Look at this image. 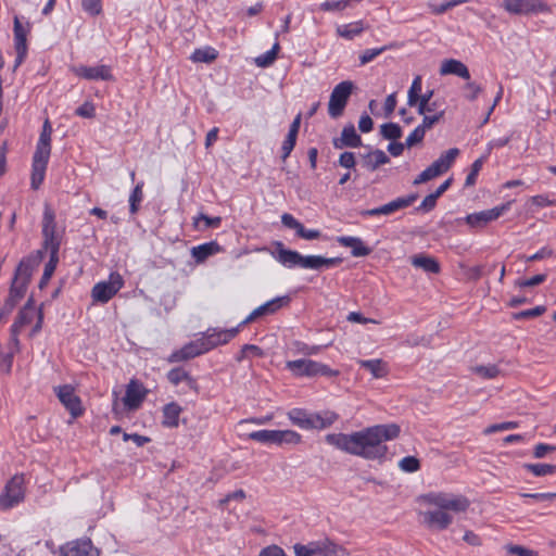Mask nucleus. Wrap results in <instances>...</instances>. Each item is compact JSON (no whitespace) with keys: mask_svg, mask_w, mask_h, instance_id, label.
Returning <instances> with one entry per match:
<instances>
[{"mask_svg":"<svg viewBox=\"0 0 556 556\" xmlns=\"http://www.w3.org/2000/svg\"><path fill=\"white\" fill-rule=\"evenodd\" d=\"M342 263L341 257H325L321 255H302L300 261L301 268H308L320 270L323 268H330Z\"/></svg>","mask_w":556,"mask_h":556,"instance_id":"a211bd4d","label":"nucleus"},{"mask_svg":"<svg viewBox=\"0 0 556 556\" xmlns=\"http://www.w3.org/2000/svg\"><path fill=\"white\" fill-rule=\"evenodd\" d=\"M422 500L437 507L433 510L421 513L422 523L430 530L442 531L448 528L453 522V517L448 511L463 513L470 505L467 497L454 495L445 492H430L422 496Z\"/></svg>","mask_w":556,"mask_h":556,"instance_id":"f03ea898","label":"nucleus"},{"mask_svg":"<svg viewBox=\"0 0 556 556\" xmlns=\"http://www.w3.org/2000/svg\"><path fill=\"white\" fill-rule=\"evenodd\" d=\"M508 552L510 554L517 555V556H538V552H535L533 549H529L521 545H510L508 547Z\"/></svg>","mask_w":556,"mask_h":556,"instance_id":"338daca9","label":"nucleus"},{"mask_svg":"<svg viewBox=\"0 0 556 556\" xmlns=\"http://www.w3.org/2000/svg\"><path fill=\"white\" fill-rule=\"evenodd\" d=\"M517 427H518V422H516V421H504L501 424H493V425L489 426L488 428H485L484 433L491 434V433L498 432V431L515 429Z\"/></svg>","mask_w":556,"mask_h":556,"instance_id":"13d9d810","label":"nucleus"},{"mask_svg":"<svg viewBox=\"0 0 556 556\" xmlns=\"http://www.w3.org/2000/svg\"><path fill=\"white\" fill-rule=\"evenodd\" d=\"M387 50V47L366 49L359 56V62L365 65Z\"/></svg>","mask_w":556,"mask_h":556,"instance_id":"4d7b16f0","label":"nucleus"},{"mask_svg":"<svg viewBox=\"0 0 556 556\" xmlns=\"http://www.w3.org/2000/svg\"><path fill=\"white\" fill-rule=\"evenodd\" d=\"M206 352L207 348H205L202 338H200L185 344L180 350L173 352L168 357V362L175 363L191 359Z\"/></svg>","mask_w":556,"mask_h":556,"instance_id":"dca6fc26","label":"nucleus"},{"mask_svg":"<svg viewBox=\"0 0 556 556\" xmlns=\"http://www.w3.org/2000/svg\"><path fill=\"white\" fill-rule=\"evenodd\" d=\"M401 428L396 424H383L367 427L350 434L329 433L325 441L351 455H356L368 460H383L388 453L387 441L396 439Z\"/></svg>","mask_w":556,"mask_h":556,"instance_id":"f257e3e1","label":"nucleus"},{"mask_svg":"<svg viewBox=\"0 0 556 556\" xmlns=\"http://www.w3.org/2000/svg\"><path fill=\"white\" fill-rule=\"evenodd\" d=\"M488 159V154L482 155L481 157L477 159L472 164L470 168V173L466 177L465 186L470 187L476 184L477 177L479 172L481 170L484 162Z\"/></svg>","mask_w":556,"mask_h":556,"instance_id":"49530a36","label":"nucleus"},{"mask_svg":"<svg viewBox=\"0 0 556 556\" xmlns=\"http://www.w3.org/2000/svg\"><path fill=\"white\" fill-rule=\"evenodd\" d=\"M546 312V306L539 305L530 309L520 311L513 314L515 320L534 318L543 315Z\"/></svg>","mask_w":556,"mask_h":556,"instance_id":"09e8293b","label":"nucleus"},{"mask_svg":"<svg viewBox=\"0 0 556 556\" xmlns=\"http://www.w3.org/2000/svg\"><path fill=\"white\" fill-rule=\"evenodd\" d=\"M58 263H59V254H50V258H49L48 263L45 265V270H43V274L39 281L40 289H43L46 287V285L52 277Z\"/></svg>","mask_w":556,"mask_h":556,"instance_id":"37998d69","label":"nucleus"},{"mask_svg":"<svg viewBox=\"0 0 556 556\" xmlns=\"http://www.w3.org/2000/svg\"><path fill=\"white\" fill-rule=\"evenodd\" d=\"M439 198H438V195L434 192L428 194L422 200L420 205L416 207V211L417 212H425V213H428V212L432 211L435 207V205H437V200Z\"/></svg>","mask_w":556,"mask_h":556,"instance_id":"5fc2aeb1","label":"nucleus"},{"mask_svg":"<svg viewBox=\"0 0 556 556\" xmlns=\"http://www.w3.org/2000/svg\"><path fill=\"white\" fill-rule=\"evenodd\" d=\"M380 135L391 141H395L402 137V128L396 123H386L380 126Z\"/></svg>","mask_w":556,"mask_h":556,"instance_id":"79ce46f5","label":"nucleus"},{"mask_svg":"<svg viewBox=\"0 0 556 556\" xmlns=\"http://www.w3.org/2000/svg\"><path fill=\"white\" fill-rule=\"evenodd\" d=\"M286 367L298 377H315V376H337L338 371L331 369L329 366L312 361V359H295L288 361Z\"/></svg>","mask_w":556,"mask_h":556,"instance_id":"20e7f679","label":"nucleus"},{"mask_svg":"<svg viewBox=\"0 0 556 556\" xmlns=\"http://www.w3.org/2000/svg\"><path fill=\"white\" fill-rule=\"evenodd\" d=\"M426 131L418 125L406 138L405 144L406 148H412L420 142H422L425 138Z\"/></svg>","mask_w":556,"mask_h":556,"instance_id":"603ef678","label":"nucleus"},{"mask_svg":"<svg viewBox=\"0 0 556 556\" xmlns=\"http://www.w3.org/2000/svg\"><path fill=\"white\" fill-rule=\"evenodd\" d=\"M458 154L459 150L457 148L448 149L430 165L432 172L435 173L437 176L444 174L451 168Z\"/></svg>","mask_w":556,"mask_h":556,"instance_id":"a878e982","label":"nucleus"},{"mask_svg":"<svg viewBox=\"0 0 556 556\" xmlns=\"http://www.w3.org/2000/svg\"><path fill=\"white\" fill-rule=\"evenodd\" d=\"M523 468L535 477H544L548 475H556V465L552 464H523Z\"/></svg>","mask_w":556,"mask_h":556,"instance_id":"c9c22d12","label":"nucleus"},{"mask_svg":"<svg viewBox=\"0 0 556 556\" xmlns=\"http://www.w3.org/2000/svg\"><path fill=\"white\" fill-rule=\"evenodd\" d=\"M148 394V390L141 382L136 379H131L126 388V393L123 399L124 405L129 410H135L140 407Z\"/></svg>","mask_w":556,"mask_h":556,"instance_id":"ddd939ff","label":"nucleus"},{"mask_svg":"<svg viewBox=\"0 0 556 556\" xmlns=\"http://www.w3.org/2000/svg\"><path fill=\"white\" fill-rule=\"evenodd\" d=\"M353 89L354 84L351 80H343L332 89L328 103V114L331 118H338L343 114Z\"/></svg>","mask_w":556,"mask_h":556,"instance_id":"423d86ee","label":"nucleus"},{"mask_svg":"<svg viewBox=\"0 0 556 556\" xmlns=\"http://www.w3.org/2000/svg\"><path fill=\"white\" fill-rule=\"evenodd\" d=\"M167 379L173 386H178L179 383L185 382L189 389L198 391L197 380L181 367L170 369L167 372Z\"/></svg>","mask_w":556,"mask_h":556,"instance_id":"c756f323","label":"nucleus"},{"mask_svg":"<svg viewBox=\"0 0 556 556\" xmlns=\"http://www.w3.org/2000/svg\"><path fill=\"white\" fill-rule=\"evenodd\" d=\"M242 326L243 325H241V323H240L237 327L231 328V329H225V330L216 329V328L208 329L202 337L204 345H205V348H207V352L220 344L228 343L231 339H233L238 334L240 327H242Z\"/></svg>","mask_w":556,"mask_h":556,"instance_id":"f8f14e48","label":"nucleus"},{"mask_svg":"<svg viewBox=\"0 0 556 556\" xmlns=\"http://www.w3.org/2000/svg\"><path fill=\"white\" fill-rule=\"evenodd\" d=\"M25 292L26 291L17 288L16 285L11 286L9 296L5 300L3 306L0 308V320L13 312L18 301L24 296Z\"/></svg>","mask_w":556,"mask_h":556,"instance_id":"473e14b6","label":"nucleus"},{"mask_svg":"<svg viewBox=\"0 0 556 556\" xmlns=\"http://www.w3.org/2000/svg\"><path fill=\"white\" fill-rule=\"evenodd\" d=\"M290 421L305 430L309 429H325L330 427L337 419L338 415L333 412L308 413L302 408H293L288 412Z\"/></svg>","mask_w":556,"mask_h":556,"instance_id":"7ed1b4c3","label":"nucleus"},{"mask_svg":"<svg viewBox=\"0 0 556 556\" xmlns=\"http://www.w3.org/2000/svg\"><path fill=\"white\" fill-rule=\"evenodd\" d=\"M296 138L298 137H295V136L287 135L286 139L282 142V147H281L282 161H286L288 159V156L290 155V153L292 152V150L294 149L295 143H296Z\"/></svg>","mask_w":556,"mask_h":556,"instance_id":"680f3d73","label":"nucleus"},{"mask_svg":"<svg viewBox=\"0 0 556 556\" xmlns=\"http://www.w3.org/2000/svg\"><path fill=\"white\" fill-rule=\"evenodd\" d=\"M511 202L504 203L502 205L492 207L490 210H484L480 212H476L472 214H468L465 217V222L471 227L476 229H480L485 227L489 223L496 220L500 218L505 212L510 208Z\"/></svg>","mask_w":556,"mask_h":556,"instance_id":"9d476101","label":"nucleus"},{"mask_svg":"<svg viewBox=\"0 0 556 556\" xmlns=\"http://www.w3.org/2000/svg\"><path fill=\"white\" fill-rule=\"evenodd\" d=\"M50 153H51V144H43V143L37 142L36 151L33 156V166L31 167L47 168Z\"/></svg>","mask_w":556,"mask_h":556,"instance_id":"f704fd0d","label":"nucleus"},{"mask_svg":"<svg viewBox=\"0 0 556 556\" xmlns=\"http://www.w3.org/2000/svg\"><path fill=\"white\" fill-rule=\"evenodd\" d=\"M124 286V279L118 273H112L108 281L96 283L91 296L96 302L108 303Z\"/></svg>","mask_w":556,"mask_h":556,"instance_id":"0eeeda50","label":"nucleus"},{"mask_svg":"<svg viewBox=\"0 0 556 556\" xmlns=\"http://www.w3.org/2000/svg\"><path fill=\"white\" fill-rule=\"evenodd\" d=\"M216 58V54L214 53V50L212 49H197L191 54V60L193 62H204L208 63L213 61Z\"/></svg>","mask_w":556,"mask_h":556,"instance_id":"3c124183","label":"nucleus"},{"mask_svg":"<svg viewBox=\"0 0 556 556\" xmlns=\"http://www.w3.org/2000/svg\"><path fill=\"white\" fill-rule=\"evenodd\" d=\"M182 412L181 406L176 402H170L163 407L162 425L166 428H176L179 424V416Z\"/></svg>","mask_w":556,"mask_h":556,"instance_id":"2f4dec72","label":"nucleus"},{"mask_svg":"<svg viewBox=\"0 0 556 556\" xmlns=\"http://www.w3.org/2000/svg\"><path fill=\"white\" fill-rule=\"evenodd\" d=\"M399 467L404 472H416L420 469V462L415 456H405L399 462Z\"/></svg>","mask_w":556,"mask_h":556,"instance_id":"de8ad7c7","label":"nucleus"},{"mask_svg":"<svg viewBox=\"0 0 556 556\" xmlns=\"http://www.w3.org/2000/svg\"><path fill=\"white\" fill-rule=\"evenodd\" d=\"M417 198H418L417 193H410L405 197H400V198H396L381 206L364 210L361 212V215L364 217L378 216V215H391L399 210H403V208L410 206L417 200Z\"/></svg>","mask_w":556,"mask_h":556,"instance_id":"9b49d317","label":"nucleus"},{"mask_svg":"<svg viewBox=\"0 0 556 556\" xmlns=\"http://www.w3.org/2000/svg\"><path fill=\"white\" fill-rule=\"evenodd\" d=\"M54 393L73 418H77L83 415L84 408L81 406V400L76 395L75 388L72 384L54 387Z\"/></svg>","mask_w":556,"mask_h":556,"instance_id":"1a4fd4ad","label":"nucleus"},{"mask_svg":"<svg viewBox=\"0 0 556 556\" xmlns=\"http://www.w3.org/2000/svg\"><path fill=\"white\" fill-rule=\"evenodd\" d=\"M13 31H14L15 50H24V49L27 50V45H26L27 31L22 26L17 16H15V18H14Z\"/></svg>","mask_w":556,"mask_h":556,"instance_id":"4c0bfd02","label":"nucleus"},{"mask_svg":"<svg viewBox=\"0 0 556 556\" xmlns=\"http://www.w3.org/2000/svg\"><path fill=\"white\" fill-rule=\"evenodd\" d=\"M258 556H287L285 551L278 545H269L261 549Z\"/></svg>","mask_w":556,"mask_h":556,"instance_id":"774afa93","label":"nucleus"},{"mask_svg":"<svg viewBox=\"0 0 556 556\" xmlns=\"http://www.w3.org/2000/svg\"><path fill=\"white\" fill-rule=\"evenodd\" d=\"M34 313L27 312V309H21L18 312L17 318L15 323L12 325V331H16L17 328H21L25 325H28L33 321Z\"/></svg>","mask_w":556,"mask_h":556,"instance_id":"864d4df0","label":"nucleus"},{"mask_svg":"<svg viewBox=\"0 0 556 556\" xmlns=\"http://www.w3.org/2000/svg\"><path fill=\"white\" fill-rule=\"evenodd\" d=\"M77 76L87 80H112L111 67L108 65L79 66L74 68Z\"/></svg>","mask_w":556,"mask_h":556,"instance_id":"6ab92c4d","label":"nucleus"},{"mask_svg":"<svg viewBox=\"0 0 556 556\" xmlns=\"http://www.w3.org/2000/svg\"><path fill=\"white\" fill-rule=\"evenodd\" d=\"M249 439L264 444H276V430L253 431L249 434Z\"/></svg>","mask_w":556,"mask_h":556,"instance_id":"c03bdc74","label":"nucleus"},{"mask_svg":"<svg viewBox=\"0 0 556 556\" xmlns=\"http://www.w3.org/2000/svg\"><path fill=\"white\" fill-rule=\"evenodd\" d=\"M440 74L456 75L466 80L470 79V73L468 67L463 62L455 59L445 60L441 65Z\"/></svg>","mask_w":556,"mask_h":556,"instance_id":"bb28decb","label":"nucleus"},{"mask_svg":"<svg viewBox=\"0 0 556 556\" xmlns=\"http://www.w3.org/2000/svg\"><path fill=\"white\" fill-rule=\"evenodd\" d=\"M279 49H280L279 43L275 42L270 50H268L265 53L255 58V60H254L255 64L258 67H267V66L271 65L277 58Z\"/></svg>","mask_w":556,"mask_h":556,"instance_id":"ea45409f","label":"nucleus"},{"mask_svg":"<svg viewBox=\"0 0 556 556\" xmlns=\"http://www.w3.org/2000/svg\"><path fill=\"white\" fill-rule=\"evenodd\" d=\"M24 478L15 475L11 478L0 495V508L10 509L24 500Z\"/></svg>","mask_w":556,"mask_h":556,"instance_id":"6e6552de","label":"nucleus"},{"mask_svg":"<svg viewBox=\"0 0 556 556\" xmlns=\"http://www.w3.org/2000/svg\"><path fill=\"white\" fill-rule=\"evenodd\" d=\"M290 302V298L288 295L285 296H278L275 298L261 306L256 307L254 311L250 313V315L241 321V325H247L258 317L265 316V315H271L275 314L277 311H279L282 306L287 305Z\"/></svg>","mask_w":556,"mask_h":556,"instance_id":"2eb2a0df","label":"nucleus"},{"mask_svg":"<svg viewBox=\"0 0 556 556\" xmlns=\"http://www.w3.org/2000/svg\"><path fill=\"white\" fill-rule=\"evenodd\" d=\"M362 368L370 371L374 378H383L388 374L387 364L379 358L376 359H364L359 362Z\"/></svg>","mask_w":556,"mask_h":556,"instance_id":"72a5a7b5","label":"nucleus"},{"mask_svg":"<svg viewBox=\"0 0 556 556\" xmlns=\"http://www.w3.org/2000/svg\"><path fill=\"white\" fill-rule=\"evenodd\" d=\"M301 435L293 430H276V444H299Z\"/></svg>","mask_w":556,"mask_h":556,"instance_id":"a19ab883","label":"nucleus"},{"mask_svg":"<svg viewBox=\"0 0 556 556\" xmlns=\"http://www.w3.org/2000/svg\"><path fill=\"white\" fill-rule=\"evenodd\" d=\"M337 242L342 247L351 248V254L354 257H363L371 253V249L366 247L358 237L341 236L337 238Z\"/></svg>","mask_w":556,"mask_h":556,"instance_id":"393cba45","label":"nucleus"},{"mask_svg":"<svg viewBox=\"0 0 556 556\" xmlns=\"http://www.w3.org/2000/svg\"><path fill=\"white\" fill-rule=\"evenodd\" d=\"M473 372L479 375L480 377L484 379H493L498 376L500 369L496 365H480L476 366L473 369Z\"/></svg>","mask_w":556,"mask_h":556,"instance_id":"8fccbe9b","label":"nucleus"},{"mask_svg":"<svg viewBox=\"0 0 556 556\" xmlns=\"http://www.w3.org/2000/svg\"><path fill=\"white\" fill-rule=\"evenodd\" d=\"M410 263L417 268H421L428 274H439L441 270L440 263L433 256L427 254H416L410 257Z\"/></svg>","mask_w":556,"mask_h":556,"instance_id":"cd10ccee","label":"nucleus"},{"mask_svg":"<svg viewBox=\"0 0 556 556\" xmlns=\"http://www.w3.org/2000/svg\"><path fill=\"white\" fill-rule=\"evenodd\" d=\"M276 260L286 267H300L301 254L298 251L286 249L283 243L276 242Z\"/></svg>","mask_w":556,"mask_h":556,"instance_id":"b1692460","label":"nucleus"},{"mask_svg":"<svg viewBox=\"0 0 556 556\" xmlns=\"http://www.w3.org/2000/svg\"><path fill=\"white\" fill-rule=\"evenodd\" d=\"M556 451L555 445L539 443L533 448V457L534 458H544L547 453Z\"/></svg>","mask_w":556,"mask_h":556,"instance_id":"0e129e2a","label":"nucleus"},{"mask_svg":"<svg viewBox=\"0 0 556 556\" xmlns=\"http://www.w3.org/2000/svg\"><path fill=\"white\" fill-rule=\"evenodd\" d=\"M444 111H440L433 115H425L422 123L419 125L425 131L431 129L443 117Z\"/></svg>","mask_w":556,"mask_h":556,"instance_id":"052dcab7","label":"nucleus"},{"mask_svg":"<svg viewBox=\"0 0 556 556\" xmlns=\"http://www.w3.org/2000/svg\"><path fill=\"white\" fill-rule=\"evenodd\" d=\"M337 545L330 541L324 543H309L308 545H294L295 556H330L336 552Z\"/></svg>","mask_w":556,"mask_h":556,"instance_id":"f3484780","label":"nucleus"},{"mask_svg":"<svg viewBox=\"0 0 556 556\" xmlns=\"http://www.w3.org/2000/svg\"><path fill=\"white\" fill-rule=\"evenodd\" d=\"M362 165L370 172L376 170L380 165L390 162L389 156L380 149L361 155Z\"/></svg>","mask_w":556,"mask_h":556,"instance_id":"c85d7f7f","label":"nucleus"},{"mask_svg":"<svg viewBox=\"0 0 556 556\" xmlns=\"http://www.w3.org/2000/svg\"><path fill=\"white\" fill-rule=\"evenodd\" d=\"M34 262L30 258H24L20 262L15 269V274L11 286L16 285L17 288L26 291L34 270Z\"/></svg>","mask_w":556,"mask_h":556,"instance_id":"412c9836","label":"nucleus"},{"mask_svg":"<svg viewBox=\"0 0 556 556\" xmlns=\"http://www.w3.org/2000/svg\"><path fill=\"white\" fill-rule=\"evenodd\" d=\"M220 245L216 241L205 242L203 244L193 247L191 255L197 263H203L210 256L215 255L220 251Z\"/></svg>","mask_w":556,"mask_h":556,"instance_id":"7c9ffc66","label":"nucleus"},{"mask_svg":"<svg viewBox=\"0 0 556 556\" xmlns=\"http://www.w3.org/2000/svg\"><path fill=\"white\" fill-rule=\"evenodd\" d=\"M422 78L421 76H416L410 85V88L407 92V104L409 106H415L418 102V97L421 93Z\"/></svg>","mask_w":556,"mask_h":556,"instance_id":"a18cd8bd","label":"nucleus"},{"mask_svg":"<svg viewBox=\"0 0 556 556\" xmlns=\"http://www.w3.org/2000/svg\"><path fill=\"white\" fill-rule=\"evenodd\" d=\"M364 30L362 22L350 23L338 27L337 33L345 39H353Z\"/></svg>","mask_w":556,"mask_h":556,"instance_id":"58836bf2","label":"nucleus"},{"mask_svg":"<svg viewBox=\"0 0 556 556\" xmlns=\"http://www.w3.org/2000/svg\"><path fill=\"white\" fill-rule=\"evenodd\" d=\"M42 248L50 254H59L61 237L56 232L55 214L48 204L45 206L42 216Z\"/></svg>","mask_w":556,"mask_h":556,"instance_id":"39448f33","label":"nucleus"},{"mask_svg":"<svg viewBox=\"0 0 556 556\" xmlns=\"http://www.w3.org/2000/svg\"><path fill=\"white\" fill-rule=\"evenodd\" d=\"M81 4L84 10L91 15H98L102 11L101 0H83Z\"/></svg>","mask_w":556,"mask_h":556,"instance_id":"e2e57ef3","label":"nucleus"},{"mask_svg":"<svg viewBox=\"0 0 556 556\" xmlns=\"http://www.w3.org/2000/svg\"><path fill=\"white\" fill-rule=\"evenodd\" d=\"M143 181H140L138 182L135 188L132 189V191L130 192V195H129V212L131 215H135L139 208H140V203L142 202L143 200Z\"/></svg>","mask_w":556,"mask_h":556,"instance_id":"e433bc0d","label":"nucleus"},{"mask_svg":"<svg viewBox=\"0 0 556 556\" xmlns=\"http://www.w3.org/2000/svg\"><path fill=\"white\" fill-rule=\"evenodd\" d=\"M504 8L509 13L528 14L540 9L539 0H504Z\"/></svg>","mask_w":556,"mask_h":556,"instance_id":"5701e85b","label":"nucleus"},{"mask_svg":"<svg viewBox=\"0 0 556 556\" xmlns=\"http://www.w3.org/2000/svg\"><path fill=\"white\" fill-rule=\"evenodd\" d=\"M332 143L336 149L357 148L362 146V138L356 132L354 125L350 124L343 127L341 137L334 138Z\"/></svg>","mask_w":556,"mask_h":556,"instance_id":"4be33fe9","label":"nucleus"},{"mask_svg":"<svg viewBox=\"0 0 556 556\" xmlns=\"http://www.w3.org/2000/svg\"><path fill=\"white\" fill-rule=\"evenodd\" d=\"M75 114L84 118H92L96 115V108L92 102L86 101L76 109Z\"/></svg>","mask_w":556,"mask_h":556,"instance_id":"6e6d98bb","label":"nucleus"},{"mask_svg":"<svg viewBox=\"0 0 556 556\" xmlns=\"http://www.w3.org/2000/svg\"><path fill=\"white\" fill-rule=\"evenodd\" d=\"M46 168L45 167H33L31 170V188L38 189L42 184L45 178Z\"/></svg>","mask_w":556,"mask_h":556,"instance_id":"69168bd1","label":"nucleus"},{"mask_svg":"<svg viewBox=\"0 0 556 556\" xmlns=\"http://www.w3.org/2000/svg\"><path fill=\"white\" fill-rule=\"evenodd\" d=\"M546 278L547 276L545 274H539L529 279L518 280L516 281V285L520 288L534 287L543 283Z\"/></svg>","mask_w":556,"mask_h":556,"instance_id":"bf43d9fd","label":"nucleus"},{"mask_svg":"<svg viewBox=\"0 0 556 556\" xmlns=\"http://www.w3.org/2000/svg\"><path fill=\"white\" fill-rule=\"evenodd\" d=\"M281 223L285 227L294 229L296 235L305 240H315L318 239L321 233L317 229H306L303 224H301L293 215L289 213H285L281 215Z\"/></svg>","mask_w":556,"mask_h":556,"instance_id":"aec40b11","label":"nucleus"},{"mask_svg":"<svg viewBox=\"0 0 556 556\" xmlns=\"http://www.w3.org/2000/svg\"><path fill=\"white\" fill-rule=\"evenodd\" d=\"M63 556H99V549L90 539H78L61 547Z\"/></svg>","mask_w":556,"mask_h":556,"instance_id":"4468645a","label":"nucleus"}]
</instances>
